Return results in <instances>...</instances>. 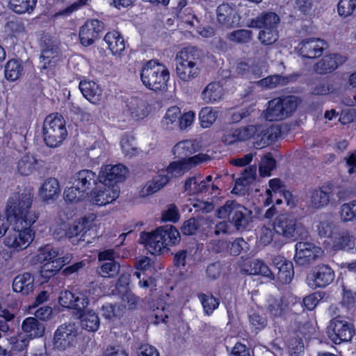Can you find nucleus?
I'll return each instance as SVG.
<instances>
[{"label":"nucleus","instance_id":"f257e3e1","mask_svg":"<svg viewBox=\"0 0 356 356\" xmlns=\"http://www.w3.org/2000/svg\"><path fill=\"white\" fill-rule=\"evenodd\" d=\"M209 159V156L204 154H198L186 160L171 162L169 165L158 172V175L152 180L148 181L141 189V196H148L165 186L172 178L182 176L190 169Z\"/></svg>","mask_w":356,"mask_h":356},{"label":"nucleus","instance_id":"f03ea898","mask_svg":"<svg viewBox=\"0 0 356 356\" xmlns=\"http://www.w3.org/2000/svg\"><path fill=\"white\" fill-rule=\"evenodd\" d=\"M32 200L29 194L15 193L6 204V217L8 222H35L38 213L31 209Z\"/></svg>","mask_w":356,"mask_h":356},{"label":"nucleus","instance_id":"7ed1b4c3","mask_svg":"<svg viewBox=\"0 0 356 356\" xmlns=\"http://www.w3.org/2000/svg\"><path fill=\"white\" fill-rule=\"evenodd\" d=\"M303 232L302 224H264L261 229L260 242L266 245L274 241L282 245L288 240L298 239Z\"/></svg>","mask_w":356,"mask_h":356},{"label":"nucleus","instance_id":"20e7f679","mask_svg":"<svg viewBox=\"0 0 356 356\" xmlns=\"http://www.w3.org/2000/svg\"><path fill=\"white\" fill-rule=\"evenodd\" d=\"M176 74L184 82L195 79L200 73V56L198 49L188 47L179 51L175 58Z\"/></svg>","mask_w":356,"mask_h":356},{"label":"nucleus","instance_id":"39448f33","mask_svg":"<svg viewBox=\"0 0 356 356\" xmlns=\"http://www.w3.org/2000/svg\"><path fill=\"white\" fill-rule=\"evenodd\" d=\"M140 79L146 88L153 90H163L167 87L170 74L164 65L152 60L143 66Z\"/></svg>","mask_w":356,"mask_h":356},{"label":"nucleus","instance_id":"423d86ee","mask_svg":"<svg viewBox=\"0 0 356 356\" xmlns=\"http://www.w3.org/2000/svg\"><path fill=\"white\" fill-rule=\"evenodd\" d=\"M298 104V99L294 96L275 98L268 102V107L262 115L269 121L282 120L290 116Z\"/></svg>","mask_w":356,"mask_h":356},{"label":"nucleus","instance_id":"0eeeda50","mask_svg":"<svg viewBox=\"0 0 356 356\" xmlns=\"http://www.w3.org/2000/svg\"><path fill=\"white\" fill-rule=\"evenodd\" d=\"M65 122L61 115L51 114L44 122L43 137L46 144L51 147L58 146L67 136Z\"/></svg>","mask_w":356,"mask_h":356},{"label":"nucleus","instance_id":"6e6552de","mask_svg":"<svg viewBox=\"0 0 356 356\" xmlns=\"http://www.w3.org/2000/svg\"><path fill=\"white\" fill-rule=\"evenodd\" d=\"M14 225L11 229L8 227V233L4 239L5 245L16 251L26 249L31 243L34 238L35 232L29 227H24L22 224Z\"/></svg>","mask_w":356,"mask_h":356},{"label":"nucleus","instance_id":"1a4fd4ad","mask_svg":"<svg viewBox=\"0 0 356 356\" xmlns=\"http://www.w3.org/2000/svg\"><path fill=\"white\" fill-rule=\"evenodd\" d=\"M282 198L288 205L293 203L292 194L287 191L282 181L279 179H271L268 181V188L262 195V201L264 206H269L275 202L279 205L282 202Z\"/></svg>","mask_w":356,"mask_h":356},{"label":"nucleus","instance_id":"9d476101","mask_svg":"<svg viewBox=\"0 0 356 356\" xmlns=\"http://www.w3.org/2000/svg\"><path fill=\"white\" fill-rule=\"evenodd\" d=\"M78 329L74 323L63 324L54 333V348L58 350H65L76 343Z\"/></svg>","mask_w":356,"mask_h":356},{"label":"nucleus","instance_id":"9b49d317","mask_svg":"<svg viewBox=\"0 0 356 356\" xmlns=\"http://www.w3.org/2000/svg\"><path fill=\"white\" fill-rule=\"evenodd\" d=\"M354 334V327L347 321L340 317H336L330 321L328 335L334 343L339 344L343 341H349Z\"/></svg>","mask_w":356,"mask_h":356},{"label":"nucleus","instance_id":"f8f14e48","mask_svg":"<svg viewBox=\"0 0 356 356\" xmlns=\"http://www.w3.org/2000/svg\"><path fill=\"white\" fill-rule=\"evenodd\" d=\"M120 194V187L118 184H107L98 180L92 194L91 201L97 205H106L114 201Z\"/></svg>","mask_w":356,"mask_h":356},{"label":"nucleus","instance_id":"ddd939ff","mask_svg":"<svg viewBox=\"0 0 356 356\" xmlns=\"http://www.w3.org/2000/svg\"><path fill=\"white\" fill-rule=\"evenodd\" d=\"M334 279V270L326 264H319L307 277V285L312 288H324L329 285Z\"/></svg>","mask_w":356,"mask_h":356},{"label":"nucleus","instance_id":"4468645a","mask_svg":"<svg viewBox=\"0 0 356 356\" xmlns=\"http://www.w3.org/2000/svg\"><path fill=\"white\" fill-rule=\"evenodd\" d=\"M322 253L321 248L314 243L300 241L296 245L294 259L299 265L306 266L314 261Z\"/></svg>","mask_w":356,"mask_h":356},{"label":"nucleus","instance_id":"2eb2a0df","mask_svg":"<svg viewBox=\"0 0 356 356\" xmlns=\"http://www.w3.org/2000/svg\"><path fill=\"white\" fill-rule=\"evenodd\" d=\"M128 168L122 164L104 165L101 168L98 179L104 181L107 184H115L123 181L127 174Z\"/></svg>","mask_w":356,"mask_h":356},{"label":"nucleus","instance_id":"dca6fc26","mask_svg":"<svg viewBox=\"0 0 356 356\" xmlns=\"http://www.w3.org/2000/svg\"><path fill=\"white\" fill-rule=\"evenodd\" d=\"M325 47L324 40L312 38L301 41L296 49L303 58H315L322 55Z\"/></svg>","mask_w":356,"mask_h":356},{"label":"nucleus","instance_id":"f3484780","mask_svg":"<svg viewBox=\"0 0 356 356\" xmlns=\"http://www.w3.org/2000/svg\"><path fill=\"white\" fill-rule=\"evenodd\" d=\"M162 234L158 232V228L152 232H143L140 236V243L152 254H159L166 252L162 242Z\"/></svg>","mask_w":356,"mask_h":356},{"label":"nucleus","instance_id":"a211bd4d","mask_svg":"<svg viewBox=\"0 0 356 356\" xmlns=\"http://www.w3.org/2000/svg\"><path fill=\"white\" fill-rule=\"evenodd\" d=\"M103 29V23L99 20L95 19L88 20L80 29L81 43L86 47L91 45Z\"/></svg>","mask_w":356,"mask_h":356},{"label":"nucleus","instance_id":"6ab92c4d","mask_svg":"<svg viewBox=\"0 0 356 356\" xmlns=\"http://www.w3.org/2000/svg\"><path fill=\"white\" fill-rule=\"evenodd\" d=\"M217 20L222 25L231 28L239 24L241 17L235 7L224 3L218 7Z\"/></svg>","mask_w":356,"mask_h":356},{"label":"nucleus","instance_id":"aec40b11","mask_svg":"<svg viewBox=\"0 0 356 356\" xmlns=\"http://www.w3.org/2000/svg\"><path fill=\"white\" fill-rule=\"evenodd\" d=\"M347 60L346 56L340 54H331L325 56L314 66V70L318 74H327L336 70Z\"/></svg>","mask_w":356,"mask_h":356},{"label":"nucleus","instance_id":"412c9836","mask_svg":"<svg viewBox=\"0 0 356 356\" xmlns=\"http://www.w3.org/2000/svg\"><path fill=\"white\" fill-rule=\"evenodd\" d=\"M280 22L279 16L275 13H264L254 19H251L247 26L250 28H257L259 29H277Z\"/></svg>","mask_w":356,"mask_h":356},{"label":"nucleus","instance_id":"4be33fe9","mask_svg":"<svg viewBox=\"0 0 356 356\" xmlns=\"http://www.w3.org/2000/svg\"><path fill=\"white\" fill-rule=\"evenodd\" d=\"M332 184L326 183L310 192L309 205L315 209H321L329 204Z\"/></svg>","mask_w":356,"mask_h":356},{"label":"nucleus","instance_id":"5701e85b","mask_svg":"<svg viewBox=\"0 0 356 356\" xmlns=\"http://www.w3.org/2000/svg\"><path fill=\"white\" fill-rule=\"evenodd\" d=\"M34 280L33 275L30 273L19 274L13 281V290L22 296H28L34 290Z\"/></svg>","mask_w":356,"mask_h":356},{"label":"nucleus","instance_id":"b1692460","mask_svg":"<svg viewBox=\"0 0 356 356\" xmlns=\"http://www.w3.org/2000/svg\"><path fill=\"white\" fill-rule=\"evenodd\" d=\"M273 262L278 270L277 276L279 281L283 284L290 283L294 275L292 262L281 256H276Z\"/></svg>","mask_w":356,"mask_h":356},{"label":"nucleus","instance_id":"393cba45","mask_svg":"<svg viewBox=\"0 0 356 356\" xmlns=\"http://www.w3.org/2000/svg\"><path fill=\"white\" fill-rule=\"evenodd\" d=\"M79 89L83 97L92 104H96L102 99V89L92 81L83 80L79 83Z\"/></svg>","mask_w":356,"mask_h":356},{"label":"nucleus","instance_id":"a878e982","mask_svg":"<svg viewBox=\"0 0 356 356\" xmlns=\"http://www.w3.org/2000/svg\"><path fill=\"white\" fill-rule=\"evenodd\" d=\"M60 193L59 181L57 179L49 177L44 180L38 191V195L43 201L54 200Z\"/></svg>","mask_w":356,"mask_h":356},{"label":"nucleus","instance_id":"bb28decb","mask_svg":"<svg viewBox=\"0 0 356 356\" xmlns=\"http://www.w3.org/2000/svg\"><path fill=\"white\" fill-rule=\"evenodd\" d=\"M128 112L134 120L146 118L149 113V106L146 100L132 97L127 104Z\"/></svg>","mask_w":356,"mask_h":356},{"label":"nucleus","instance_id":"cd10ccee","mask_svg":"<svg viewBox=\"0 0 356 356\" xmlns=\"http://www.w3.org/2000/svg\"><path fill=\"white\" fill-rule=\"evenodd\" d=\"M97 181L98 179H95V174L89 170H80L70 179V184H75L84 193L90 188L92 184L96 186Z\"/></svg>","mask_w":356,"mask_h":356},{"label":"nucleus","instance_id":"c85d7f7f","mask_svg":"<svg viewBox=\"0 0 356 356\" xmlns=\"http://www.w3.org/2000/svg\"><path fill=\"white\" fill-rule=\"evenodd\" d=\"M104 41L114 56H121L126 48L123 37L116 31L108 32L104 36Z\"/></svg>","mask_w":356,"mask_h":356},{"label":"nucleus","instance_id":"c756f323","mask_svg":"<svg viewBox=\"0 0 356 356\" xmlns=\"http://www.w3.org/2000/svg\"><path fill=\"white\" fill-rule=\"evenodd\" d=\"M224 90L218 82L209 83L201 93V99L207 104H215L222 99Z\"/></svg>","mask_w":356,"mask_h":356},{"label":"nucleus","instance_id":"7c9ffc66","mask_svg":"<svg viewBox=\"0 0 356 356\" xmlns=\"http://www.w3.org/2000/svg\"><path fill=\"white\" fill-rule=\"evenodd\" d=\"M22 329L30 339L41 337L45 332V326L35 317L26 318L22 324Z\"/></svg>","mask_w":356,"mask_h":356},{"label":"nucleus","instance_id":"2f4dec72","mask_svg":"<svg viewBox=\"0 0 356 356\" xmlns=\"http://www.w3.org/2000/svg\"><path fill=\"white\" fill-rule=\"evenodd\" d=\"M198 145L193 140H185L177 143L172 148L173 155L181 160H186L197 151Z\"/></svg>","mask_w":356,"mask_h":356},{"label":"nucleus","instance_id":"473e14b6","mask_svg":"<svg viewBox=\"0 0 356 356\" xmlns=\"http://www.w3.org/2000/svg\"><path fill=\"white\" fill-rule=\"evenodd\" d=\"M208 185L202 176L188 178L184 183V192L188 195H195L206 192Z\"/></svg>","mask_w":356,"mask_h":356},{"label":"nucleus","instance_id":"72a5a7b5","mask_svg":"<svg viewBox=\"0 0 356 356\" xmlns=\"http://www.w3.org/2000/svg\"><path fill=\"white\" fill-rule=\"evenodd\" d=\"M158 232L162 234V242L165 246V250H168V247L175 245L180 241V234L179 231L172 225H166L158 228Z\"/></svg>","mask_w":356,"mask_h":356},{"label":"nucleus","instance_id":"f704fd0d","mask_svg":"<svg viewBox=\"0 0 356 356\" xmlns=\"http://www.w3.org/2000/svg\"><path fill=\"white\" fill-rule=\"evenodd\" d=\"M58 51L56 46L50 44L43 48L40 55L41 67L43 69L51 68L58 60Z\"/></svg>","mask_w":356,"mask_h":356},{"label":"nucleus","instance_id":"c9c22d12","mask_svg":"<svg viewBox=\"0 0 356 356\" xmlns=\"http://www.w3.org/2000/svg\"><path fill=\"white\" fill-rule=\"evenodd\" d=\"M181 116V109L177 106L169 108L161 120L162 127L172 130L178 127Z\"/></svg>","mask_w":356,"mask_h":356},{"label":"nucleus","instance_id":"e433bc0d","mask_svg":"<svg viewBox=\"0 0 356 356\" xmlns=\"http://www.w3.org/2000/svg\"><path fill=\"white\" fill-rule=\"evenodd\" d=\"M82 328L95 332L99 329L100 321L98 315L92 310H88L79 314Z\"/></svg>","mask_w":356,"mask_h":356},{"label":"nucleus","instance_id":"4c0bfd02","mask_svg":"<svg viewBox=\"0 0 356 356\" xmlns=\"http://www.w3.org/2000/svg\"><path fill=\"white\" fill-rule=\"evenodd\" d=\"M333 245L337 250H356V238L347 232H339L337 236H334Z\"/></svg>","mask_w":356,"mask_h":356},{"label":"nucleus","instance_id":"58836bf2","mask_svg":"<svg viewBox=\"0 0 356 356\" xmlns=\"http://www.w3.org/2000/svg\"><path fill=\"white\" fill-rule=\"evenodd\" d=\"M266 65L264 63H260L259 66H250V62H240L237 65V71L239 74L243 76H245L250 79L253 78L259 77L264 69H265Z\"/></svg>","mask_w":356,"mask_h":356},{"label":"nucleus","instance_id":"ea45409f","mask_svg":"<svg viewBox=\"0 0 356 356\" xmlns=\"http://www.w3.org/2000/svg\"><path fill=\"white\" fill-rule=\"evenodd\" d=\"M24 67L21 60H9L5 66V77L8 81H16L22 75Z\"/></svg>","mask_w":356,"mask_h":356},{"label":"nucleus","instance_id":"a19ab883","mask_svg":"<svg viewBox=\"0 0 356 356\" xmlns=\"http://www.w3.org/2000/svg\"><path fill=\"white\" fill-rule=\"evenodd\" d=\"M256 219L252 216V211L243 205L234 202L232 213L231 222H248L254 221Z\"/></svg>","mask_w":356,"mask_h":356},{"label":"nucleus","instance_id":"79ce46f5","mask_svg":"<svg viewBox=\"0 0 356 356\" xmlns=\"http://www.w3.org/2000/svg\"><path fill=\"white\" fill-rule=\"evenodd\" d=\"M256 175V168L251 167L245 169L242 177L236 180L235 186L232 192L235 194H242L245 187L252 182Z\"/></svg>","mask_w":356,"mask_h":356},{"label":"nucleus","instance_id":"37998d69","mask_svg":"<svg viewBox=\"0 0 356 356\" xmlns=\"http://www.w3.org/2000/svg\"><path fill=\"white\" fill-rule=\"evenodd\" d=\"M37 0H10V8L17 14L31 13L35 5Z\"/></svg>","mask_w":356,"mask_h":356},{"label":"nucleus","instance_id":"c03bdc74","mask_svg":"<svg viewBox=\"0 0 356 356\" xmlns=\"http://www.w3.org/2000/svg\"><path fill=\"white\" fill-rule=\"evenodd\" d=\"M287 308V304L284 302L282 297H270L268 300V311L273 316L279 317L283 316L286 313Z\"/></svg>","mask_w":356,"mask_h":356},{"label":"nucleus","instance_id":"a18cd8bd","mask_svg":"<svg viewBox=\"0 0 356 356\" xmlns=\"http://www.w3.org/2000/svg\"><path fill=\"white\" fill-rule=\"evenodd\" d=\"M217 118L218 111L209 106L202 108L199 113L200 126L204 129L210 127Z\"/></svg>","mask_w":356,"mask_h":356},{"label":"nucleus","instance_id":"49530a36","mask_svg":"<svg viewBox=\"0 0 356 356\" xmlns=\"http://www.w3.org/2000/svg\"><path fill=\"white\" fill-rule=\"evenodd\" d=\"M6 32L8 35L15 38L17 40L22 41L26 38L24 25L20 22H8L6 24Z\"/></svg>","mask_w":356,"mask_h":356},{"label":"nucleus","instance_id":"de8ad7c7","mask_svg":"<svg viewBox=\"0 0 356 356\" xmlns=\"http://www.w3.org/2000/svg\"><path fill=\"white\" fill-rule=\"evenodd\" d=\"M36 160L29 154L23 156L17 163V170L22 175H29L35 168Z\"/></svg>","mask_w":356,"mask_h":356},{"label":"nucleus","instance_id":"09e8293b","mask_svg":"<svg viewBox=\"0 0 356 356\" xmlns=\"http://www.w3.org/2000/svg\"><path fill=\"white\" fill-rule=\"evenodd\" d=\"M289 82L287 77L279 75L269 76L257 82L259 87L266 89H272L277 86L286 85Z\"/></svg>","mask_w":356,"mask_h":356},{"label":"nucleus","instance_id":"8fccbe9b","mask_svg":"<svg viewBox=\"0 0 356 356\" xmlns=\"http://www.w3.org/2000/svg\"><path fill=\"white\" fill-rule=\"evenodd\" d=\"M60 254L61 253L58 250L54 248L51 245L47 244L38 249L36 260L40 263H42L45 261L51 260Z\"/></svg>","mask_w":356,"mask_h":356},{"label":"nucleus","instance_id":"3c124183","mask_svg":"<svg viewBox=\"0 0 356 356\" xmlns=\"http://www.w3.org/2000/svg\"><path fill=\"white\" fill-rule=\"evenodd\" d=\"M340 217L342 221H356V200L343 204L341 207Z\"/></svg>","mask_w":356,"mask_h":356},{"label":"nucleus","instance_id":"603ef678","mask_svg":"<svg viewBox=\"0 0 356 356\" xmlns=\"http://www.w3.org/2000/svg\"><path fill=\"white\" fill-rule=\"evenodd\" d=\"M120 266L116 261L102 262L99 268V274L104 277H113L120 271Z\"/></svg>","mask_w":356,"mask_h":356},{"label":"nucleus","instance_id":"864d4df0","mask_svg":"<svg viewBox=\"0 0 356 356\" xmlns=\"http://www.w3.org/2000/svg\"><path fill=\"white\" fill-rule=\"evenodd\" d=\"M120 145L122 151L126 156L131 158L137 155L139 152L132 136H123L121 139Z\"/></svg>","mask_w":356,"mask_h":356},{"label":"nucleus","instance_id":"5fc2aeb1","mask_svg":"<svg viewBox=\"0 0 356 356\" xmlns=\"http://www.w3.org/2000/svg\"><path fill=\"white\" fill-rule=\"evenodd\" d=\"M85 193L79 188L76 187L75 184H70L66 186L64 191V199L68 202H76L83 197Z\"/></svg>","mask_w":356,"mask_h":356},{"label":"nucleus","instance_id":"6e6d98bb","mask_svg":"<svg viewBox=\"0 0 356 356\" xmlns=\"http://www.w3.org/2000/svg\"><path fill=\"white\" fill-rule=\"evenodd\" d=\"M202 302L205 313L208 315L211 314L219 305V301L211 294H200L198 296Z\"/></svg>","mask_w":356,"mask_h":356},{"label":"nucleus","instance_id":"4d7b16f0","mask_svg":"<svg viewBox=\"0 0 356 356\" xmlns=\"http://www.w3.org/2000/svg\"><path fill=\"white\" fill-rule=\"evenodd\" d=\"M356 9V0H340L337 4L338 14L343 17L352 15Z\"/></svg>","mask_w":356,"mask_h":356},{"label":"nucleus","instance_id":"13d9d810","mask_svg":"<svg viewBox=\"0 0 356 356\" xmlns=\"http://www.w3.org/2000/svg\"><path fill=\"white\" fill-rule=\"evenodd\" d=\"M180 213L177 207L173 204H169L162 211L161 220L163 222H177L179 220Z\"/></svg>","mask_w":356,"mask_h":356},{"label":"nucleus","instance_id":"bf43d9fd","mask_svg":"<svg viewBox=\"0 0 356 356\" xmlns=\"http://www.w3.org/2000/svg\"><path fill=\"white\" fill-rule=\"evenodd\" d=\"M275 168V161L270 154H267L261 159L259 166L260 175L263 177H268Z\"/></svg>","mask_w":356,"mask_h":356},{"label":"nucleus","instance_id":"052dcab7","mask_svg":"<svg viewBox=\"0 0 356 356\" xmlns=\"http://www.w3.org/2000/svg\"><path fill=\"white\" fill-rule=\"evenodd\" d=\"M258 38L264 44H271L275 42L278 39L277 29H260Z\"/></svg>","mask_w":356,"mask_h":356},{"label":"nucleus","instance_id":"680f3d73","mask_svg":"<svg viewBox=\"0 0 356 356\" xmlns=\"http://www.w3.org/2000/svg\"><path fill=\"white\" fill-rule=\"evenodd\" d=\"M317 232L321 237L334 239V236H337L338 234L339 229L336 224H318Z\"/></svg>","mask_w":356,"mask_h":356},{"label":"nucleus","instance_id":"e2e57ef3","mask_svg":"<svg viewBox=\"0 0 356 356\" xmlns=\"http://www.w3.org/2000/svg\"><path fill=\"white\" fill-rule=\"evenodd\" d=\"M89 300L86 294L83 293H76L74 294L72 309L78 312L79 315L85 312V309L88 307Z\"/></svg>","mask_w":356,"mask_h":356},{"label":"nucleus","instance_id":"0e129e2a","mask_svg":"<svg viewBox=\"0 0 356 356\" xmlns=\"http://www.w3.org/2000/svg\"><path fill=\"white\" fill-rule=\"evenodd\" d=\"M252 38V31L245 29L237 30L228 35V39L234 42H248Z\"/></svg>","mask_w":356,"mask_h":356},{"label":"nucleus","instance_id":"69168bd1","mask_svg":"<svg viewBox=\"0 0 356 356\" xmlns=\"http://www.w3.org/2000/svg\"><path fill=\"white\" fill-rule=\"evenodd\" d=\"M61 269V266L56 264V260L45 264L41 268V276L44 278H50L55 275Z\"/></svg>","mask_w":356,"mask_h":356},{"label":"nucleus","instance_id":"338daca9","mask_svg":"<svg viewBox=\"0 0 356 356\" xmlns=\"http://www.w3.org/2000/svg\"><path fill=\"white\" fill-rule=\"evenodd\" d=\"M102 316L107 319H112L114 317L119 316L122 313V308L120 306L106 304L102 307Z\"/></svg>","mask_w":356,"mask_h":356},{"label":"nucleus","instance_id":"774afa93","mask_svg":"<svg viewBox=\"0 0 356 356\" xmlns=\"http://www.w3.org/2000/svg\"><path fill=\"white\" fill-rule=\"evenodd\" d=\"M260 127L254 125H249L241 129H236L239 141H243L253 137L259 131Z\"/></svg>","mask_w":356,"mask_h":356}]
</instances>
